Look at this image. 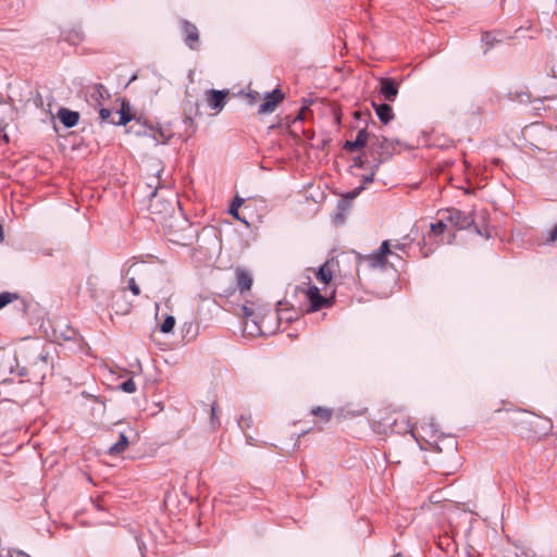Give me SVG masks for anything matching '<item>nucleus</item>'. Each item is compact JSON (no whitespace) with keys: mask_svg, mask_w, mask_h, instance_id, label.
I'll return each mask as SVG.
<instances>
[{"mask_svg":"<svg viewBox=\"0 0 557 557\" xmlns=\"http://www.w3.org/2000/svg\"><path fill=\"white\" fill-rule=\"evenodd\" d=\"M370 149L373 153L377 154V162L375 164V169L380 166V164L388 158L394 149V144L392 140L383 137L371 135L369 138Z\"/></svg>","mask_w":557,"mask_h":557,"instance_id":"20e7f679","label":"nucleus"},{"mask_svg":"<svg viewBox=\"0 0 557 557\" xmlns=\"http://www.w3.org/2000/svg\"><path fill=\"white\" fill-rule=\"evenodd\" d=\"M99 114H100L101 121L110 122L114 125H125L132 120V115H129L126 112L124 106L122 107V109L120 111L116 112V114L119 116L117 120H114V119L111 120L112 112L106 108L100 109Z\"/></svg>","mask_w":557,"mask_h":557,"instance_id":"9b49d317","label":"nucleus"},{"mask_svg":"<svg viewBox=\"0 0 557 557\" xmlns=\"http://www.w3.org/2000/svg\"><path fill=\"white\" fill-rule=\"evenodd\" d=\"M227 96L228 90L209 89L205 92V99L208 106L216 112H220L223 109Z\"/></svg>","mask_w":557,"mask_h":557,"instance_id":"1a4fd4ad","label":"nucleus"},{"mask_svg":"<svg viewBox=\"0 0 557 557\" xmlns=\"http://www.w3.org/2000/svg\"><path fill=\"white\" fill-rule=\"evenodd\" d=\"M120 387L123 392L128 394L136 392V384L132 379L123 382Z\"/></svg>","mask_w":557,"mask_h":557,"instance_id":"393cba45","label":"nucleus"},{"mask_svg":"<svg viewBox=\"0 0 557 557\" xmlns=\"http://www.w3.org/2000/svg\"><path fill=\"white\" fill-rule=\"evenodd\" d=\"M244 201L245 200L243 198L236 196L234 198V201H233L231 208H230V214H232L235 219L247 224V222L244 219H242L238 214V208L243 206Z\"/></svg>","mask_w":557,"mask_h":557,"instance_id":"6ab92c4d","label":"nucleus"},{"mask_svg":"<svg viewBox=\"0 0 557 557\" xmlns=\"http://www.w3.org/2000/svg\"><path fill=\"white\" fill-rule=\"evenodd\" d=\"M127 447H128V440L125 434H121L119 442H116L114 445H112L109 448V453L111 455H119V454L125 451Z\"/></svg>","mask_w":557,"mask_h":557,"instance_id":"a211bd4d","label":"nucleus"},{"mask_svg":"<svg viewBox=\"0 0 557 557\" xmlns=\"http://www.w3.org/2000/svg\"><path fill=\"white\" fill-rule=\"evenodd\" d=\"M394 557H401V556H394Z\"/></svg>","mask_w":557,"mask_h":557,"instance_id":"a19ab883","label":"nucleus"},{"mask_svg":"<svg viewBox=\"0 0 557 557\" xmlns=\"http://www.w3.org/2000/svg\"><path fill=\"white\" fill-rule=\"evenodd\" d=\"M557 238V224L553 227V230L549 233V242H555Z\"/></svg>","mask_w":557,"mask_h":557,"instance_id":"72a5a7b5","label":"nucleus"},{"mask_svg":"<svg viewBox=\"0 0 557 557\" xmlns=\"http://www.w3.org/2000/svg\"><path fill=\"white\" fill-rule=\"evenodd\" d=\"M20 361V347L15 351L0 348V383L24 376L26 367H21Z\"/></svg>","mask_w":557,"mask_h":557,"instance_id":"7ed1b4c3","label":"nucleus"},{"mask_svg":"<svg viewBox=\"0 0 557 557\" xmlns=\"http://www.w3.org/2000/svg\"><path fill=\"white\" fill-rule=\"evenodd\" d=\"M210 423L212 428H216L218 425H220V421L216 414V406L214 404L211 406Z\"/></svg>","mask_w":557,"mask_h":557,"instance_id":"bb28decb","label":"nucleus"},{"mask_svg":"<svg viewBox=\"0 0 557 557\" xmlns=\"http://www.w3.org/2000/svg\"><path fill=\"white\" fill-rule=\"evenodd\" d=\"M99 95L102 97V91H104V88L102 86L97 87Z\"/></svg>","mask_w":557,"mask_h":557,"instance_id":"ea45409f","label":"nucleus"},{"mask_svg":"<svg viewBox=\"0 0 557 557\" xmlns=\"http://www.w3.org/2000/svg\"><path fill=\"white\" fill-rule=\"evenodd\" d=\"M376 170H377V169H375V166H374V168H373V170H372V172H371L370 174L364 175V176L362 177L363 184H369V183L373 182L374 174H375V171H376Z\"/></svg>","mask_w":557,"mask_h":557,"instance_id":"2f4dec72","label":"nucleus"},{"mask_svg":"<svg viewBox=\"0 0 557 557\" xmlns=\"http://www.w3.org/2000/svg\"><path fill=\"white\" fill-rule=\"evenodd\" d=\"M283 99L284 94L280 89L268 92L264 97L263 103L259 107V114H269L274 112Z\"/></svg>","mask_w":557,"mask_h":557,"instance_id":"6e6552de","label":"nucleus"},{"mask_svg":"<svg viewBox=\"0 0 557 557\" xmlns=\"http://www.w3.org/2000/svg\"><path fill=\"white\" fill-rule=\"evenodd\" d=\"M181 25L186 45L191 50H196L199 41V32L197 26L188 21H183Z\"/></svg>","mask_w":557,"mask_h":557,"instance_id":"9d476101","label":"nucleus"},{"mask_svg":"<svg viewBox=\"0 0 557 557\" xmlns=\"http://www.w3.org/2000/svg\"><path fill=\"white\" fill-rule=\"evenodd\" d=\"M495 40H496V39H495V37H494L492 34H485V35L483 36V41H485V42H486V45L492 46V45L494 44V41H495Z\"/></svg>","mask_w":557,"mask_h":557,"instance_id":"473e14b6","label":"nucleus"},{"mask_svg":"<svg viewBox=\"0 0 557 557\" xmlns=\"http://www.w3.org/2000/svg\"><path fill=\"white\" fill-rule=\"evenodd\" d=\"M58 116L66 127H73L77 124L79 115L75 111L62 108L58 112Z\"/></svg>","mask_w":557,"mask_h":557,"instance_id":"4468645a","label":"nucleus"},{"mask_svg":"<svg viewBox=\"0 0 557 557\" xmlns=\"http://www.w3.org/2000/svg\"><path fill=\"white\" fill-rule=\"evenodd\" d=\"M448 223L445 221V215L443 216V219L438 222V223H435V224H432L431 225V230L433 233L435 234H441L443 233L447 227H448Z\"/></svg>","mask_w":557,"mask_h":557,"instance_id":"5701e85b","label":"nucleus"},{"mask_svg":"<svg viewBox=\"0 0 557 557\" xmlns=\"http://www.w3.org/2000/svg\"><path fill=\"white\" fill-rule=\"evenodd\" d=\"M364 187L362 185V186H359V187L355 188L352 191L348 193L345 196V198L339 201V206H344L346 203V199L352 200L354 198H356L361 193V190Z\"/></svg>","mask_w":557,"mask_h":557,"instance_id":"a878e982","label":"nucleus"},{"mask_svg":"<svg viewBox=\"0 0 557 557\" xmlns=\"http://www.w3.org/2000/svg\"><path fill=\"white\" fill-rule=\"evenodd\" d=\"M338 269V261L334 258L325 261L315 272V280L323 284V288L315 286V311L333 305L335 288L331 285L333 274Z\"/></svg>","mask_w":557,"mask_h":557,"instance_id":"f03ea898","label":"nucleus"},{"mask_svg":"<svg viewBox=\"0 0 557 557\" xmlns=\"http://www.w3.org/2000/svg\"><path fill=\"white\" fill-rule=\"evenodd\" d=\"M315 417L322 418L324 421H327L331 417V411L327 409H322L320 407L315 408Z\"/></svg>","mask_w":557,"mask_h":557,"instance_id":"cd10ccee","label":"nucleus"},{"mask_svg":"<svg viewBox=\"0 0 557 557\" xmlns=\"http://www.w3.org/2000/svg\"><path fill=\"white\" fill-rule=\"evenodd\" d=\"M150 136L153 138V141L156 144H165L169 140V138L171 137L170 134H165V132L162 129H158V131L151 129Z\"/></svg>","mask_w":557,"mask_h":557,"instance_id":"4be33fe9","label":"nucleus"},{"mask_svg":"<svg viewBox=\"0 0 557 557\" xmlns=\"http://www.w3.org/2000/svg\"><path fill=\"white\" fill-rule=\"evenodd\" d=\"M380 92L385 100L393 102L398 95V87L394 81L389 78L380 79Z\"/></svg>","mask_w":557,"mask_h":557,"instance_id":"f8f14e48","label":"nucleus"},{"mask_svg":"<svg viewBox=\"0 0 557 557\" xmlns=\"http://www.w3.org/2000/svg\"><path fill=\"white\" fill-rule=\"evenodd\" d=\"M445 221L449 226L458 230L471 227L474 224V218L471 213H466L457 209L446 211Z\"/></svg>","mask_w":557,"mask_h":557,"instance_id":"423d86ee","label":"nucleus"},{"mask_svg":"<svg viewBox=\"0 0 557 557\" xmlns=\"http://www.w3.org/2000/svg\"><path fill=\"white\" fill-rule=\"evenodd\" d=\"M12 557H30V556L25 554V553H23V552H18V553H16L15 556H12Z\"/></svg>","mask_w":557,"mask_h":557,"instance_id":"e433bc0d","label":"nucleus"},{"mask_svg":"<svg viewBox=\"0 0 557 557\" xmlns=\"http://www.w3.org/2000/svg\"><path fill=\"white\" fill-rule=\"evenodd\" d=\"M128 287L129 289L133 292V294L135 296L139 295V287L138 285L136 284L135 280L134 278H131L129 282H128Z\"/></svg>","mask_w":557,"mask_h":557,"instance_id":"7c9ffc66","label":"nucleus"},{"mask_svg":"<svg viewBox=\"0 0 557 557\" xmlns=\"http://www.w3.org/2000/svg\"><path fill=\"white\" fill-rule=\"evenodd\" d=\"M522 423L528 424L532 428V432L536 435L547 434L552 429V423L548 419L524 413Z\"/></svg>","mask_w":557,"mask_h":557,"instance_id":"0eeeda50","label":"nucleus"},{"mask_svg":"<svg viewBox=\"0 0 557 557\" xmlns=\"http://www.w3.org/2000/svg\"><path fill=\"white\" fill-rule=\"evenodd\" d=\"M236 282L240 289V292L249 290L252 285V277L249 272L237 269L236 272Z\"/></svg>","mask_w":557,"mask_h":557,"instance_id":"dca6fc26","label":"nucleus"},{"mask_svg":"<svg viewBox=\"0 0 557 557\" xmlns=\"http://www.w3.org/2000/svg\"><path fill=\"white\" fill-rule=\"evenodd\" d=\"M239 314H242L245 318H250L253 314V309L247 305H244L240 307Z\"/></svg>","mask_w":557,"mask_h":557,"instance_id":"c756f323","label":"nucleus"},{"mask_svg":"<svg viewBox=\"0 0 557 557\" xmlns=\"http://www.w3.org/2000/svg\"><path fill=\"white\" fill-rule=\"evenodd\" d=\"M175 326V318L173 315H166L163 322L160 324V331L164 334L171 333Z\"/></svg>","mask_w":557,"mask_h":557,"instance_id":"412c9836","label":"nucleus"},{"mask_svg":"<svg viewBox=\"0 0 557 557\" xmlns=\"http://www.w3.org/2000/svg\"><path fill=\"white\" fill-rule=\"evenodd\" d=\"M394 248H395V249H398V250H404L405 245H404V244H396V245L394 246Z\"/></svg>","mask_w":557,"mask_h":557,"instance_id":"4c0bfd02","label":"nucleus"},{"mask_svg":"<svg viewBox=\"0 0 557 557\" xmlns=\"http://www.w3.org/2000/svg\"><path fill=\"white\" fill-rule=\"evenodd\" d=\"M393 255L388 240L382 242L376 251L371 255L359 257L360 262H367L370 268H383L387 262V256Z\"/></svg>","mask_w":557,"mask_h":557,"instance_id":"39448f33","label":"nucleus"},{"mask_svg":"<svg viewBox=\"0 0 557 557\" xmlns=\"http://www.w3.org/2000/svg\"><path fill=\"white\" fill-rule=\"evenodd\" d=\"M298 289L302 292L308 299V311H313V286L308 283L307 286H299Z\"/></svg>","mask_w":557,"mask_h":557,"instance_id":"aec40b11","label":"nucleus"},{"mask_svg":"<svg viewBox=\"0 0 557 557\" xmlns=\"http://www.w3.org/2000/svg\"><path fill=\"white\" fill-rule=\"evenodd\" d=\"M247 97H249L251 99L250 102H255L258 99V92H256V91L249 92V94H247Z\"/></svg>","mask_w":557,"mask_h":557,"instance_id":"c9c22d12","label":"nucleus"},{"mask_svg":"<svg viewBox=\"0 0 557 557\" xmlns=\"http://www.w3.org/2000/svg\"><path fill=\"white\" fill-rule=\"evenodd\" d=\"M113 306H114V308H115L117 313L126 314L131 310V305L129 304L119 305L117 302H114Z\"/></svg>","mask_w":557,"mask_h":557,"instance_id":"c85d7f7f","label":"nucleus"},{"mask_svg":"<svg viewBox=\"0 0 557 557\" xmlns=\"http://www.w3.org/2000/svg\"><path fill=\"white\" fill-rule=\"evenodd\" d=\"M20 358L25 363L26 373L30 381L40 383L50 370L47 355L39 350L37 344H23L20 346Z\"/></svg>","mask_w":557,"mask_h":557,"instance_id":"f257e3e1","label":"nucleus"},{"mask_svg":"<svg viewBox=\"0 0 557 557\" xmlns=\"http://www.w3.org/2000/svg\"><path fill=\"white\" fill-rule=\"evenodd\" d=\"M3 237H4V235H3V228H2V225L0 224V242H2V240H3Z\"/></svg>","mask_w":557,"mask_h":557,"instance_id":"58836bf2","label":"nucleus"},{"mask_svg":"<svg viewBox=\"0 0 557 557\" xmlns=\"http://www.w3.org/2000/svg\"><path fill=\"white\" fill-rule=\"evenodd\" d=\"M373 107L375 109L376 115L379 116V119L384 124H386V123H388L389 121L393 120L394 114H393L392 107L389 104H386V103L375 104V103H373Z\"/></svg>","mask_w":557,"mask_h":557,"instance_id":"f3484780","label":"nucleus"},{"mask_svg":"<svg viewBox=\"0 0 557 557\" xmlns=\"http://www.w3.org/2000/svg\"><path fill=\"white\" fill-rule=\"evenodd\" d=\"M150 212L151 214L160 218H165L173 211V205L170 202H162L159 199H152L150 202Z\"/></svg>","mask_w":557,"mask_h":557,"instance_id":"ddd939ff","label":"nucleus"},{"mask_svg":"<svg viewBox=\"0 0 557 557\" xmlns=\"http://www.w3.org/2000/svg\"><path fill=\"white\" fill-rule=\"evenodd\" d=\"M16 298L15 294L11 293H2L0 294V309L9 305L11 301H13Z\"/></svg>","mask_w":557,"mask_h":557,"instance_id":"b1692460","label":"nucleus"},{"mask_svg":"<svg viewBox=\"0 0 557 557\" xmlns=\"http://www.w3.org/2000/svg\"><path fill=\"white\" fill-rule=\"evenodd\" d=\"M369 138L370 134L366 129H361L355 140L346 141L345 148L349 151H354L369 143Z\"/></svg>","mask_w":557,"mask_h":557,"instance_id":"2eb2a0df","label":"nucleus"},{"mask_svg":"<svg viewBox=\"0 0 557 557\" xmlns=\"http://www.w3.org/2000/svg\"><path fill=\"white\" fill-rule=\"evenodd\" d=\"M363 163H364V162H363V160H362V158H361V157H358V158H356V159L354 160V165H355V166L362 168V166H363Z\"/></svg>","mask_w":557,"mask_h":557,"instance_id":"f704fd0d","label":"nucleus"}]
</instances>
